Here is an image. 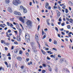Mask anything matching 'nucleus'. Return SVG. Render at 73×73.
Returning a JSON list of instances; mask_svg holds the SVG:
<instances>
[{"instance_id": "1", "label": "nucleus", "mask_w": 73, "mask_h": 73, "mask_svg": "<svg viewBox=\"0 0 73 73\" xmlns=\"http://www.w3.org/2000/svg\"><path fill=\"white\" fill-rule=\"evenodd\" d=\"M27 26L26 28L29 29H31L32 27V23L31 21H29L27 22Z\"/></svg>"}, {"instance_id": "2", "label": "nucleus", "mask_w": 73, "mask_h": 73, "mask_svg": "<svg viewBox=\"0 0 73 73\" xmlns=\"http://www.w3.org/2000/svg\"><path fill=\"white\" fill-rule=\"evenodd\" d=\"M21 3V2L20 0H13V3L15 5H17Z\"/></svg>"}, {"instance_id": "3", "label": "nucleus", "mask_w": 73, "mask_h": 73, "mask_svg": "<svg viewBox=\"0 0 73 73\" xmlns=\"http://www.w3.org/2000/svg\"><path fill=\"white\" fill-rule=\"evenodd\" d=\"M49 6V3L48 2H46L45 5V8L46 9H48V10H50L51 9V7Z\"/></svg>"}, {"instance_id": "4", "label": "nucleus", "mask_w": 73, "mask_h": 73, "mask_svg": "<svg viewBox=\"0 0 73 73\" xmlns=\"http://www.w3.org/2000/svg\"><path fill=\"white\" fill-rule=\"evenodd\" d=\"M30 37L29 36V35L27 33H26L25 35V40L27 42H28V41H30L29 39V38Z\"/></svg>"}, {"instance_id": "5", "label": "nucleus", "mask_w": 73, "mask_h": 73, "mask_svg": "<svg viewBox=\"0 0 73 73\" xmlns=\"http://www.w3.org/2000/svg\"><path fill=\"white\" fill-rule=\"evenodd\" d=\"M14 13L16 15H18L19 16H21V13L19 12L15 11L14 12Z\"/></svg>"}, {"instance_id": "6", "label": "nucleus", "mask_w": 73, "mask_h": 73, "mask_svg": "<svg viewBox=\"0 0 73 73\" xmlns=\"http://www.w3.org/2000/svg\"><path fill=\"white\" fill-rule=\"evenodd\" d=\"M8 10L9 11V12H10V13H12V12H13L12 8L10 7L8 8Z\"/></svg>"}, {"instance_id": "7", "label": "nucleus", "mask_w": 73, "mask_h": 73, "mask_svg": "<svg viewBox=\"0 0 73 73\" xmlns=\"http://www.w3.org/2000/svg\"><path fill=\"white\" fill-rule=\"evenodd\" d=\"M19 20L23 23H25L24 19H23L22 17L19 18Z\"/></svg>"}, {"instance_id": "8", "label": "nucleus", "mask_w": 73, "mask_h": 73, "mask_svg": "<svg viewBox=\"0 0 73 73\" xmlns=\"http://www.w3.org/2000/svg\"><path fill=\"white\" fill-rule=\"evenodd\" d=\"M17 39L18 41H21V38L20 36H17Z\"/></svg>"}, {"instance_id": "9", "label": "nucleus", "mask_w": 73, "mask_h": 73, "mask_svg": "<svg viewBox=\"0 0 73 73\" xmlns=\"http://www.w3.org/2000/svg\"><path fill=\"white\" fill-rule=\"evenodd\" d=\"M23 10L24 13H26L27 12V10L25 8H24Z\"/></svg>"}, {"instance_id": "10", "label": "nucleus", "mask_w": 73, "mask_h": 73, "mask_svg": "<svg viewBox=\"0 0 73 73\" xmlns=\"http://www.w3.org/2000/svg\"><path fill=\"white\" fill-rule=\"evenodd\" d=\"M35 38L37 41H38V35H37V34L35 35Z\"/></svg>"}, {"instance_id": "11", "label": "nucleus", "mask_w": 73, "mask_h": 73, "mask_svg": "<svg viewBox=\"0 0 73 73\" xmlns=\"http://www.w3.org/2000/svg\"><path fill=\"white\" fill-rule=\"evenodd\" d=\"M32 50H34V52H37V50L36 49L35 47L33 48Z\"/></svg>"}, {"instance_id": "12", "label": "nucleus", "mask_w": 73, "mask_h": 73, "mask_svg": "<svg viewBox=\"0 0 73 73\" xmlns=\"http://www.w3.org/2000/svg\"><path fill=\"white\" fill-rule=\"evenodd\" d=\"M56 12L58 14V16H60V12L57 10H56Z\"/></svg>"}, {"instance_id": "13", "label": "nucleus", "mask_w": 73, "mask_h": 73, "mask_svg": "<svg viewBox=\"0 0 73 73\" xmlns=\"http://www.w3.org/2000/svg\"><path fill=\"white\" fill-rule=\"evenodd\" d=\"M5 3H6V4H8L10 3V1H9V0H5Z\"/></svg>"}, {"instance_id": "14", "label": "nucleus", "mask_w": 73, "mask_h": 73, "mask_svg": "<svg viewBox=\"0 0 73 73\" xmlns=\"http://www.w3.org/2000/svg\"><path fill=\"white\" fill-rule=\"evenodd\" d=\"M30 44H31V46L33 48H34L35 47H33V45H34L35 44V43H34V42H30Z\"/></svg>"}, {"instance_id": "15", "label": "nucleus", "mask_w": 73, "mask_h": 73, "mask_svg": "<svg viewBox=\"0 0 73 73\" xmlns=\"http://www.w3.org/2000/svg\"><path fill=\"white\" fill-rule=\"evenodd\" d=\"M17 60H19V61H21V60H22V58H21V57H18L17 58Z\"/></svg>"}, {"instance_id": "16", "label": "nucleus", "mask_w": 73, "mask_h": 73, "mask_svg": "<svg viewBox=\"0 0 73 73\" xmlns=\"http://www.w3.org/2000/svg\"><path fill=\"white\" fill-rule=\"evenodd\" d=\"M25 8V7H24L23 6H20V9H22V10H23L24 9V8Z\"/></svg>"}, {"instance_id": "17", "label": "nucleus", "mask_w": 73, "mask_h": 73, "mask_svg": "<svg viewBox=\"0 0 73 73\" xmlns=\"http://www.w3.org/2000/svg\"><path fill=\"white\" fill-rule=\"evenodd\" d=\"M6 36L7 37H8L9 38H11V37L9 36V35H8V33L7 32L6 33Z\"/></svg>"}, {"instance_id": "18", "label": "nucleus", "mask_w": 73, "mask_h": 73, "mask_svg": "<svg viewBox=\"0 0 73 73\" xmlns=\"http://www.w3.org/2000/svg\"><path fill=\"white\" fill-rule=\"evenodd\" d=\"M2 69V70L4 71V68H3L2 67H0V71H1V70Z\"/></svg>"}, {"instance_id": "19", "label": "nucleus", "mask_w": 73, "mask_h": 73, "mask_svg": "<svg viewBox=\"0 0 73 73\" xmlns=\"http://www.w3.org/2000/svg\"><path fill=\"white\" fill-rule=\"evenodd\" d=\"M1 43H2V44H3V43H4V44H5V40H1Z\"/></svg>"}, {"instance_id": "20", "label": "nucleus", "mask_w": 73, "mask_h": 73, "mask_svg": "<svg viewBox=\"0 0 73 73\" xmlns=\"http://www.w3.org/2000/svg\"><path fill=\"white\" fill-rule=\"evenodd\" d=\"M48 70L50 72L52 71V68L51 67H48Z\"/></svg>"}, {"instance_id": "21", "label": "nucleus", "mask_w": 73, "mask_h": 73, "mask_svg": "<svg viewBox=\"0 0 73 73\" xmlns=\"http://www.w3.org/2000/svg\"><path fill=\"white\" fill-rule=\"evenodd\" d=\"M69 4L70 5H73V3L71 1H70L69 2Z\"/></svg>"}, {"instance_id": "22", "label": "nucleus", "mask_w": 73, "mask_h": 73, "mask_svg": "<svg viewBox=\"0 0 73 73\" xmlns=\"http://www.w3.org/2000/svg\"><path fill=\"white\" fill-rule=\"evenodd\" d=\"M41 52H42V53H43V54H45V52L43 50H41Z\"/></svg>"}, {"instance_id": "23", "label": "nucleus", "mask_w": 73, "mask_h": 73, "mask_svg": "<svg viewBox=\"0 0 73 73\" xmlns=\"http://www.w3.org/2000/svg\"><path fill=\"white\" fill-rule=\"evenodd\" d=\"M54 44H55L56 45H57V41H56L55 40L54 42Z\"/></svg>"}, {"instance_id": "24", "label": "nucleus", "mask_w": 73, "mask_h": 73, "mask_svg": "<svg viewBox=\"0 0 73 73\" xmlns=\"http://www.w3.org/2000/svg\"><path fill=\"white\" fill-rule=\"evenodd\" d=\"M5 45H9V44H10L9 43H5Z\"/></svg>"}, {"instance_id": "25", "label": "nucleus", "mask_w": 73, "mask_h": 73, "mask_svg": "<svg viewBox=\"0 0 73 73\" xmlns=\"http://www.w3.org/2000/svg\"><path fill=\"white\" fill-rule=\"evenodd\" d=\"M0 27H2V28H4L5 27L3 25V24H2L0 25Z\"/></svg>"}, {"instance_id": "26", "label": "nucleus", "mask_w": 73, "mask_h": 73, "mask_svg": "<svg viewBox=\"0 0 73 73\" xmlns=\"http://www.w3.org/2000/svg\"><path fill=\"white\" fill-rule=\"evenodd\" d=\"M67 28L68 29H70V25H67Z\"/></svg>"}, {"instance_id": "27", "label": "nucleus", "mask_w": 73, "mask_h": 73, "mask_svg": "<svg viewBox=\"0 0 73 73\" xmlns=\"http://www.w3.org/2000/svg\"><path fill=\"white\" fill-rule=\"evenodd\" d=\"M55 29L57 32H58V28L57 27H55Z\"/></svg>"}, {"instance_id": "28", "label": "nucleus", "mask_w": 73, "mask_h": 73, "mask_svg": "<svg viewBox=\"0 0 73 73\" xmlns=\"http://www.w3.org/2000/svg\"><path fill=\"white\" fill-rule=\"evenodd\" d=\"M7 68H10L11 67V64H7V66H6Z\"/></svg>"}, {"instance_id": "29", "label": "nucleus", "mask_w": 73, "mask_h": 73, "mask_svg": "<svg viewBox=\"0 0 73 73\" xmlns=\"http://www.w3.org/2000/svg\"><path fill=\"white\" fill-rule=\"evenodd\" d=\"M7 56L11 57V54H10V53H8V54L7 55Z\"/></svg>"}, {"instance_id": "30", "label": "nucleus", "mask_w": 73, "mask_h": 73, "mask_svg": "<svg viewBox=\"0 0 73 73\" xmlns=\"http://www.w3.org/2000/svg\"><path fill=\"white\" fill-rule=\"evenodd\" d=\"M14 52L15 53H17V49L15 50Z\"/></svg>"}, {"instance_id": "31", "label": "nucleus", "mask_w": 73, "mask_h": 73, "mask_svg": "<svg viewBox=\"0 0 73 73\" xmlns=\"http://www.w3.org/2000/svg\"><path fill=\"white\" fill-rule=\"evenodd\" d=\"M19 31L20 33H21V32H22V30L20 29H19Z\"/></svg>"}, {"instance_id": "32", "label": "nucleus", "mask_w": 73, "mask_h": 73, "mask_svg": "<svg viewBox=\"0 0 73 73\" xmlns=\"http://www.w3.org/2000/svg\"><path fill=\"white\" fill-rule=\"evenodd\" d=\"M13 19H14V18H13L12 19H10V20L11 21H13H13H14V20Z\"/></svg>"}, {"instance_id": "33", "label": "nucleus", "mask_w": 73, "mask_h": 73, "mask_svg": "<svg viewBox=\"0 0 73 73\" xmlns=\"http://www.w3.org/2000/svg\"><path fill=\"white\" fill-rule=\"evenodd\" d=\"M22 53H23V52H22V51L20 50L19 51V54H22Z\"/></svg>"}, {"instance_id": "34", "label": "nucleus", "mask_w": 73, "mask_h": 73, "mask_svg": "<svg viewBox=\"0 0 73 73\" xmlns=\"http://www.w3.org/2000/svg\"><path fill=\"white\" fill-rule=\"evenodd\" d=\"M66 13H68V10L67 9H66Z\"/></svg>"}, {"instance_id": "35", "label": "nucleus", "mask_w": 73, "mask_h": 73, "mask_svg": "<svg viewBox=\"0 0 73 73\" xmlns=\"http://www.w3.org/2000/svg\"><path fill=\"white\" fill-rule=\"evenodd\" d=\"M40 25H39L38 26V31H39V29H40Z\"/></svg>"}, {"instance_id": "36", "label": "nucleus", "mask_w": 73, "mask_h": 73, "mask_svg": "<svg viewBox=\"0 0 73 73\" xmlns=\"http://www.w3.org/2000/svg\"><path fill=\"white\" fill-rule=\"evenodd\" d=\"M45 46H48V48H50V47L49 46H48V44H45Z\"/></svg>"}, {"instance_id": "37", "label": "nucleus", "mask_w": 73, "mask_h": 73, "mask_svg": "<svg viewBox=\"0 0 73 73\" xmlns=\"http://www.w3.org/2000/svg\"><path fill=\"white\" fill-rule=\"evenodd\" d=\"M5 64L6 65V66L8 65V63L7 62H5Z\"/></svg>"}, {"instance_id": "38", "label": "nucleus", "mask_w": 73, "mask_h": 73, "mask_svg": "<svg viewBox=\"0 0 73 73\" xmlns=\"http://www.w3.org/2000/svg\"><path fill=\"white\" fill-rule=\"evenodd\" d=\"M61 17L59 19V21H62V19H61Z\"/></svg>"}, {"instance_id": "39", "label": "nucleus", "mask_w": 73, "mask_h": 73, "mask_svg": "<svg viewBox=\"0 0 73 73\" xmlns=\"http://www.w3.org/2000/svg\"><path fill=\"white\" fill-rule=\"evenodd\" d=\"M46 58H47V60H50V58H49L48 56Z\"/></svg>"}, {"instance_id": "40", "label": "nucleus", "mask_w": 73, "mask_h": 73, "mask_svg": "<svg viewBox=\"0 0 73 73\" xmlns=\"http://www.w3.org/2000/svg\"><path fill=\"white\" fill-rule=\"evenodd\" d=\"M26 54L27 56H29V54L28 53V52H26Z\"/></svg>"}, {"instance_id": "41", "label": "nucleus", "mask_w": 73, "mask_h": 73, "mask_svg": "<svg viewBox=\"0 0 73 73\" xmlns=\"http://www.w3.org/2000/svg\"><path fill=\"white\" fill-rule=\"evenodd\" d=\"M67 68H63V70H64V71H66V69Z\"/></svg>"}, {"instance_id": "42", "label": "nucleus", "mask_w": 73, "mask_h": 73, "mask_svg": "<svg viewBox=\"0 0 73 73\" xmlns=\"http://www.w3.org/2000/svg\"><path fill=\"white\" fill-rule=\"evenodd\" d=\"M58 8L59 9V10H60V11H61V7H60L59 6H58Z\"/></svg>"}, {"instance_id": "43", "label": "nucleus", "mask_w": 73, "mask_h": 73, "mask_svg": "<svg viewBox=\"0 0 73 73\" xmlns=\"http://www.w3.org/2000/svg\"><path fill=\"white\" fill-rule=\"evenodd\" d=\"M38 43V45H39V48L40 49V44H39V43H38V42H37Z\"/></svg>"}, {"instance_id": "44", "label": "nucleus", "mask_w": 73, "mask_h": 73, "mask_svg": "<svg viewBox=\"0 0 73 73\" xmlns=\"http://www.w3.org/2000/svg\"><path fill=\"white\" fill-rule=\"evenodd\" d=\"M50 57H52V58H53V57H54V55H51L50 56Z\"/></svg>"}, {"instance_id": "45", "label": "nucleus", "mask_w": 73, "mask_h": 73, "mask_svg": "<svg viewBox=\"0 0 73 73\" xmlns=\"http://www.w3.org/2000/svg\"><path fill=\"white\" fill-rule=\"evenodd\" d=\"M52 49L54 50H56V51H57V49H56V48H53Z\"/></svg>"}, {"instance_id": "46", "label": "nucleus", "mask_w": 73, "mask_h": 73, "mask_svg": "<svg viewBox=\"0 0 73 73\" xmlns=\"http://www.w3.org/2000/svg\"><path fill=\"white\" fill-rule=\"evenodd\" d=\"M61 33L62 35H65V33H64L63 32H62Z\"/></svg>"}, {"instance_id": "47", "label": "nucleus", "mask_w": 73, "mask_h": 73, "mask_svg": "<svg viewBox=\"0 0 73 73\" xmlns=\"http://www.w3.org/2000/svg\"><path fill=\"white\" fill-rule=\"evenodd\" d=\"M10 25H11L10 26L11 27H13V25L11 23H10Z\"/></svg>"}, {"instance_id": "48", "label": "nucleus", "mask_w": 73, "mask_h": 73, "mask_svg": "<svg viewBox=\"0 0 73 73\" xmlns=\"http://www.w3.org/2000/svg\"><path fill=\"white\" fill-rule=\"evenodd\" d=\"M47 52L48 53H50L51 52V51H47Z\"/></svg>"}, {"instance_id": "49", "label": "nucleus", "mask_w": 73, "mask_h": 73, "mask_svg": "<svg viewBox=\"0 0 73 73\" xmlns=\"http://www.w3.org/2000/svg\"><path fill=\"white\" fill-rule=\"evenodd\" d=\"M7 25L8 26H9V23L8 22H7Z\"/></svg>"}, {"instance_id": "50", "label": "nucleus", "mask_w": 73, "mask_h": 73, "mask_svg": "<svg viewBox=\"0 0 73 73\" xmlns=\"http://www.w3.org/2000/svg\"><path fill=\"white\" fill-rule=\"evenodd\" d=\"M45 72V70H43L42 71V73H44Z\"/></svg>"}, {"instance_id": "51", "label": "nucleus", "mask_w": 73, "mask_h": 73, "mask_svg": "<svg viewBox=\"0 0 73 73\" xmlns=\"http://www.w3.org/2000/svg\"><path fill=\"white\" fill-rule=\"evenodd\" d=\"M60 31H62L64 30V29L63 28L60 29Z\"/></svg>"}, {"instance_id": "52", "label": "nucleus", "mask_w": 73, "mask_h": 73, "mask_svg": "<svg viewBox=\"0 0 73 73\" xmlns=\"http://www.w3.org/2000/svg\"><path fill=\"white\" fill-rule=\"evenodd\" d=\"M14 43L15 44H18V43L17 42H16V41L14 42Z\"/></svg>"}, {"instance_id": "53", "label": "nucleus", "mask_w": 73, "mask_h": 73, "mask_svg": "<svg viewBox=\"0 0 73 73\" xmlns=\"http://www.w3.org/2000/svg\"><path fill=\"white\" fill-rule=\"evenodd\" d=\"M53 8L54 9H56V8L57 9V7H56L55 6H54Z\"/></svg>"}, {"instance_id": "54", "label": "nucleus", "mask_w": 73, "mask_h": 73, "mask_svg": "<svg viewBox=\"0 0 73 73\" xmlns=\"http://www.w3.org/2000/svg\"><path fill=\"white\" fill-rule=\"evenodd\" d=\"M8 31L9 33H11V30H9Z\"/></svg>"}, {"instance_id": "55", "label": "nucleus", "mask_w": 73, "mask_h": 73, "mask_svg": "<svg viewBox=\"0 0 73 73\" xmlns=\"http://www.w3.org/2000/svg\"><path fill=\"white\" fill-rule=\"evenodd\" d=\"M73 21H70L69 22L71 23V24H73Z\"/></svg>"}, {"instance_id": "56", "label": "nucleus", "mask_w": 73, "mask_h": 73, "mask_svg": "<svg viewBox=\"0 0 73 73\" xmlns=\"http://www.w3.org/2000/svg\"><path fill=\"white\" fill-rule=\"evenodd\" d=\"M26 60L27 61H29V58H27V59H26Z\"/></svg>"}, {"instance_id": "57", "label": "nucleus", "mask_w": 73, "mask_h": 73, "mask_svg": "<svg viewBox=\"0 0 73 73\" xmlns=\"http://www.w3.org/2000/svg\"><path fill=\"white\" fill-rule=\"evenodd\" d=\"M32 3L31 2H30L29 5L30 6H32Z\"/></svg>"}, {"instance_id": "58", "label": "nucleus", "mask_w": 73, "mask_h": 73, "mask_svg": "<svg viewBox=\"0 0 73 73\" xmlns=\"http://www.w3.org/2000/svg\"><path fill=\"white\" fill-rule=\"evenodd\" d=\"M43 66L44 67H46V65H45V64H43Z\"/></svg>"}, {"instance_id": "59", "label": "nucleus", "mask_w": 73, "mask_h": 73, "mask_svg": "<svg viewBox=\"0 0 73 73\" xmlns=\"http://www.w3.org/2000/svg\"><path fill=\"white\" fill-rule=\"evenodd\" d=\"M46 37V36L45 35H44L43 38H42V39H44V38H45Z\"/></svg>"}, {"instance_id": "60", "label": "nucleus", "mask_w": 73, "mask_h": 73, "mask_svg": "<svg viewBox=\"0 0 73 73\" xmlns=\"http://www.w3.org/2000/svg\"><path fill=\"white\" fill-rule=\"evenodd\" d=\"M61 25H62V26H64V25H65V23H62L61 24Z\"/></svg>"}, {"instance_id": "61", "label": "nucleus", "mask_w": 73, "mask_h": 73, "mask_svg": "<svg viewBox=\"0 0 73 73\" xmlns=\"http://www.w3.org/2000/svg\"><path fill=\"white\" fill-rule=\"evenodd\" d=\"M67 72H68V73H69V72H69V70H68V69H67L66 70V71Z\"/></svg>"}, {"instance_id": "62", "label": "nucleus", "mask_w": 73, "mask_h": 73, "mask_svg": "<svg viewBox=\"0 0 73 73\" xmlns=\"http://www.w3.org/2000/svg\"><path fill=\"white\" fill-rule=\"evenodd\" d=\"M37 19L38 21H40V19L38 18H37Z\"/></svg>"}, {"instance_id": "63", "label": "nucleus", "mask_w": 73, "mask_h": 73, "mask_svg": "<svg viewBox=\"0 0 73 73\" xmlns=\"http://www.w3.org/2000/svg\"><path fill=\"white\" fill-rule=\"evenodd\" d=\"M45 50H49V48H46Z\"/></svg>"}, {"instance_id": "64", "label": "nucleus", "mask_w": 73, "mask_h": 73, "mask_svg": "<svg viewBox=\"0 0 73 73\" xmlns=\"http://www.w3.org/2000/svg\"><path fill=\"white\" fill-rule=\"evenodd\" d=\"M66 6L65 5H64L63 7H62V8L63 9H65V7Z\"/></svg>"}]
</instances>
